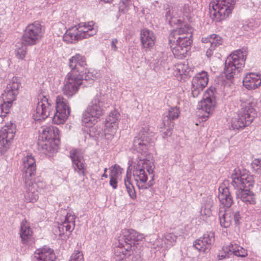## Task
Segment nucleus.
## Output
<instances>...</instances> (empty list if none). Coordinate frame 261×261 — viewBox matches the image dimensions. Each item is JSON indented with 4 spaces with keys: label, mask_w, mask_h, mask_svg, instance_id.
Wrapping results in <instances>:
<instances>
[{
    "label": "nucleus",
    "mask_w": 261,
    "mask_h": 261,
    "mask_svg": "<svg viewBox=\"0 0 261 261\" xmlns=\"http://www.w3.org/2000/svg\"><path fill=\"white\" fill-rule=\"evenodd\" d=\"M231 185L237 190L236 192L237 199L247 205L254 204L256 198L254 193L250 190L253 186V176L247 173L242 172L238 168L234 169L231 174Z\"/></svg>",
    "instance_id": "nucleus-1"
},
{
    "label": "nucleus",
    "mask_w": 261,
    "mask_h": 261,
    "mask_svg": "<svg viewBox=\"0 0 261 261\" xmlns=\"http://www.w3.org/2000/svg\"><path fill=\"white\" fill-rule=\"evenodd\" d=\"M241 101V108L237 113H234L231 118V127L233 129L243 128L249 125L257 116L256 110V101L253 99H249Z\"/></svg>",
    "instance_id": "nucleus-2"
},
{
    "label": "nucleus",
    "mask_w": 261,
    "mask_h": 261,
    "mask_svg": "<svg viewBox=\"0 0 261 261\" xmlns=\"http://www.w3.org/2000/svg\"><path fill=\"white\" fill-rule=\"evenodd\" d=\"M105 102L100 95H96L84 113L82 122L86 127H92L105 114Z\"/></svg>",
    "instance_id": "nucleus-3"
},
{
    "label": "nucleus",
    "mask_w": 261,
    "mask_h": 261,
    "mask_svg": "<svg viewBox=\"0 0 261 261\" xmlns=\"http://www.w3.org/2000/svg\"><path fill=\"white\" fill-rule=\"evenodd\" d=\"M247 53L245 49L237 50L226 59L224 72L227 79H231L240 72L245 65Z\"/></svg>",
    "instance_id": "nucleus-4"
},
{
    "label": "nucleus",
    "mask_w": 261,
    "mask_h": 261,
    "mask_svg": "<svg viewBox=\"0 0 261 261\" xmlns=\"http://www.w3.org/2000/svg\"><path fill=\"white\" fill-rule=\"evenodd\" d=\"M237 0H213L210 3V12L212 19L220 22L231 13Z\"/></svg>",
    "instance_id": "nucleus-5"
},
{
    "label": "nucleus",
    "mask_w": 261,
    "mask_h": 261,
    "mask_svg": "<svg viewBox=\"0 0 261 261\" xmlns=\"http://www.w3.org/2000/svg\"><path fill=\"white\" fill-rule=\"evenodd\" d=\"M44 29L37 22L29 24L25 28L21 41L23 44L33 46L39 43L43 37Z\"/></svg>",
    "instance_id": "nucleus-6"
},
{
    "label": "nucleus",
    "mask_w": 261,
    "mask_h": 261,
    "mask_svg": "<svg viewBox=\"0 0 261 261\" xmlns=\"http://www.w3.org/2000/svg\"><path fill=\"white\" fill-rule=\"evenodd\" d=\"M83 74L76 71L69 72L66 76L62 88L63 93L68 98L76 94L83 83Z\"/></svg>",
    "instance_id": "nucleus-7"
},
{
    "label": "nucleus",
    "mask_w": 261,
    "mask_h": 261,
    "mask_svg": "<svg viewBox=\"0 0 261 261\" xmlns=\"http://www.w3.org/2000/svg\"><path fill=\"white\" fill-rule=\"evenodd\" d=\"M177 238V236L170 232L165 233L162 237L152 234L150 236L149 244L151 248L158 250H168L175 244Z\"/></svg>",
    "instance_id": "nucleus-8"
},
{
    "label": "nucleus",
    "mask_w": 261,
    "mask_h": 261,
    "mask_svg": "<svg viewBox=\"0 0 261 261\" xmlns=\"http://www.w3.org/2000/svg\"><path fill=\"white\" fill-rule=\"evenodd\" d=\"M70 107L68 100L62 95H58L56 100V113L53 118V123L63 124L70 114Z\"/></svg>",
    "instance_id": "nucleus-9"
},
{
    "label": "nucleus",
    "mask_w": 261,
    "mask_h": 261,
    "mask_svg": "<svg viewBox=\"0 0 261 261\" xmlns=\"http://www.w3.org/2000/svg\"><path fill=\"white\" fill-rule=\"evenodd\" d=\"M215 91L216 89L214 87L208 89L204 94L203 99L198 103V109L204 113L201 117L205 120L213 113L216 108Z\"/></svg>",
    "instance_id": "nucleus-10"
},
{
    "label": "nucleus",
    "mask_w": 261,
    "mask_h": 261,
    "mask_svg": "<svg viewBox=\"0 0 261 261\" xmlns=\"http://www.w3.org/2000/svg\"><path fill=\"white\" fill-rule=\"evenodd\" d=\"M16 131V125L12 123H7L0 130V156L5 154L10 148Z\"/></svg>",
    "instance_id": "nucleus-11"
},
{
    "label": "nucleus",
    "mask_w": 261,
    "mask_h": 261,
    "mask_svg": "<svg viewBox=\"0 0 261 261\" xmlns=\"http://www.w3.org/2000/svg\"><path fill=\"white\" fill-rule=\"evenodd\" d=\"M192 32V28L189 25L173 30L169 35V42L191 44L193 41Z\"/></svg>",
    "instance_id": "nucleus-12"
},
{
    "label": "nucleus",
    "mask_w": 261,
    "mask_h": 261,
    "mask_svg": "<svg viewBox=\"0 0 261 261\" xmlns=\"http://www.w3.org/2000/svg\"><path fill=\"white\" fill-rule=\"evenodd\" d=\"M120 114L114 110L107 116L105 121L104 134L108 140L112 139L119 127Z\"/></svg>",
    "instance_id": "nucleus-13"
},
{
    "label": "nucleus",
    "mask_w": 261,
    "mask_h": 261,
    "mask_svg": "<svg viewBox=\"0 0 261 261\" xmlns=\"http://www.w3.org/2000/svg\"><path fill=\"white\" fill-rule=\"evenodd\" d=\"M144 238L142 234L138 233L132 229H124L121 231L118 240L120 244H126L133 246L136 250L139 242Z\"/></svg>",
    "instance_id": "nucleus-14"
},
{
    "label": "nucleus",
    "mask_w": 261,
    "mask_h": 261,
    "mask_svg": "<svg viewBox=\"0 0 261 261\" xmlns=\"http://www.w3.org/2000/svg\"><path fill=\"white\" fill-rule=\"evenodd\" d=\"M69 65L71 71H76L78 73L83 74L85 72L86 75L85 76V80H89L91 79L92 73H90L87 69V64L86 58L84 56L77 54L72 56L69 60Z\"/></svg>",
    "instance_id": "nucleus-15"
},
{
    "label": "nucleus",
    "mask_w": 261,
    "mask_h": 261,
    "mask_svg": "<svg viewBox=\"0 0 261 261\" xmlns=\"http://www.w3.org/2000/svg\"><path fill=\"white\" fill-rule=\"evenodd\" d=\"M52 110L53 107L48 98L45 96H40L33 117L36 120H44L49 116Z\"/></svg>",
    "instance_id": "nucleus-16"
},
{
    "label": "nucleus",
    "mask_w": 261,
    "mask_h": 261,
    "mask_svg": "<svg viewBox=\"0 0 261 261\" xmlns=\"http://www.w3.org/2000/svg\"><path fill=\"white\" fill-rule=\"evenodd\" d=\"M70 157L72 167L79 174L85 176L87 174V164L82 152L77 149H73L70 152Z\"/></svg>",
    "instance_id": "nucleus-17"
},
{
    "label": "nucleus",
    "mask_w": 261,
    "mask_h": 261,
    "mask_svg": "<svg viewBox=\"0 0 261 261\" xmlns=\"http://www.w3.org/2000/svg\"><path fill=\"white\" fill-rule=\"evenodd\" d=\"M75 220V216L73 212H69L67 214L64 221L59 224V236L62 239L68 238L74 229Z\"/></svg>",
    "instance_id": "nucleus-18"
},
{
    "label": "nucleus",
    "mask_w": 261,
    "mask_h": 261,
    "mask_svg": "<svg viewBox=\"0 0 261 261\" xmlns=\"http://www.w3.org/2000/svg\"><path fill=\"white\" fill-rule=\"evenodd\" d=\"M208 78L207 73L202 71L197 74L193 77L192 81V95L194 97L199 95L207 85Z\"/></svg>",
    "instance_id": "nucleus-19"
},
{
    "label": "nucleus",
    "mask_w": 261,
    "mask_h": 261,
    "mask_svg": "<svg viewBox=\"0 0 261 261\" xmlns=\"http://www.w3.org/2000/svg\"><path fill=\"white\" fill-rule=\"evenodd\" d=\"M23 178L25 183H29L31 181L32 177L36 174V161L34 156L29 155L23 158Z\"/></svg>",
    "instance_id": "nucleus-20"
},
{
    "label": "nucleus",
    "mask_w": 261,
    "mask_h": 261,
    "mask_svg": "<svg viewBox=\"0 0 261 261\" xmlns=\"http://www.w3.org/2000/svg\"><path fill=\"white\" fill-rule=\"evenodd\" d=\"M214 241V233L209 231L205 233L202 237L196 240L194 246L199 251L205 252L210 250Z\"/></svg>",
    "instance_id": "nucleus-21"
},
{
    "label": "nucleus",
    "mask_w": 261,
    "mask_h": 261,
    "mask_svg": "<svg viewBox=\"0 0 261 261\" xmlns=\"http://www.w3.org/2000/svg\"><path fill=\"white\" fill-rule=\"evenodd\" d=\"M146 168V160H140L138 163L136 170V180L137 186L140 190H145L147 188V175L145 170Z\"/></svg>",
    "instance_id": "nucleus-22"
},
{
    "label": "nucleus",
    "mask_w": 261,
    "mask_h": 261,
    "mask_svg": "<svg viewBox=\"0 0 261 261\" xmlns=\"http://www.w3.org/2000/svg\"><path fill=\"white\" fill-rule=\"evenodd\" d=\"M77 28L81 40L93 36L98 31V27L93 21L81 22Z\"/></svg>",
    "instance_id": "nucleus-23"
},
{
    "label": "nucleus",
    "mask_w": 261,
    "mask_h": 261,
    "mask_svg": "<svg viewBox=\"0 0 261 261\" xmlns=\"http://www.w3.org/2000/svg\"><path fill=\"white\" fill-rule=\"evenodd\" d=\"M60 132L55 126H49L41 127L39 132L38 142L60 139Z\"/></svg>",
    "instance_id": "nucleus-24"
},
{
    "label": "nucleus",
    "mask_w": 261,
    "mask_h": 261,
    "mask_svg": "<svg viewBox=\"0 0 261 261\" xmlns=\"http://www.w3.org/2000/svg\"><path fill=\"white\" fill-rule=\"evenodd\" d=\"M136 250L133 248V246L126 244H120L114 248L115 258L117 261H122L133 254Z\"/></svg>",
    "instance_id": "nucleus-25"
},
{
    "label": "nucleus",
    "mask_w": 261,
    "mask_h": 261,
    "mask_svg": "<svg viewBox=\"0 0 261 261\" xmlns=\"http://www.w3.org/2000/svg\"><path fill=\"white\" fill-rule=\"evenodd\" d=\"M243 86L248 90H254L261 85V78L259 74L254 72L248 73L243 81Z\"/></svg>",
    "instance_id": "nucleus-26"
},
{
    "label": "nucleus",
    "mask_w": 261,
    "mask_h": 261,
    "mask_svg": "<svg viewBox=\"0 0 261 261\" xmlns=\"http://www.w3.org/2000/svg\"><path fill=\"white\" fill-rule=\"evenodd\" d=\"M19 234L22 244H28L34 241L33 232L26 220H24L21 222Z\"/></svg>",
    "instance_id": "nucleus-27"
},
{
    "label": "nucleus",
    "mask_w": 261,
    "mask_h": 261,
    "mask_svg": "<svg viewBox=\"0 0 261 261\" xmlns=\"http://www.w3.org/2000/svg\"><path fill=\"white\" fill-rule=\"evenodd\" d=\"M171 49L175 57L182 59L186 57L188 52L190 50L191 45L189 44H181V43L169 42Z\"/></svg>",
    "instance_id": "nucleus-28"
},
{
    "label": "nucleus",
    "mask_w": 261,
    "mask_h": 261,
    "mask_svg": "<svg viewBox=\"0 0 261 261\" xmlns=\"http://www.w3.org/2000/svg\"><path fill=\"white\" fill-rule=\"evenodd\" d=\"M38 143L44 153L51 155L57 151L60 143V139L38 142Z\"/></svg>",
    "instance_id": "nucleus-29"
},
{
    "label": "nucleus",
    "mask_w": 261,
    "mask_h": 261,
    "mask_svg": "<svg viewBox=\"0 0 261 261\" xmlns=\"http://www.w3.org/2000/svg\"><path fill=\"white\" fill-rule=\"evenodd\" d=\"M219 192L218 198L221 205L225 207H230L233 203V199L230 194L228 188L226 187L221 186L219 188Z\"/></svg>",
    "instance_id": "nucleus-30"
},
{
    "label": "nucleus",
    "mask_w": 261,
    "mask_h": 261,
    "mask_svg": "<svg viewBox=\"0 0 261 261\" xmlns=\"http://www.w3.org/2000/svg\"><path fill=\"white\" fill-rule=\"evenodd\" d=\"M179 114V108L177 106L170 108L163 115V123L164 125H170L171 127L174 126V121L178 118Z\"/></svg>",
    "instance_id": "nucleus-31"
},
{
    "label": "nucleus",
    "mask_w": 261,
    "mask_h": 261,
    "mask_svg": "<svg viewBox=\"0 0 261 261\" xmlns=\"http://www.w3.org/2000/svg\"><path fill=\"white\" fill-rule=\"evenodd\" d=\"M147 137L145 132L140 133L134 140V149L141 153H146L147 150Z\"/></svg>",
    "instance_id": "nucleus-32"
},
{
    "label": "nucleus",
    "mask_w": 261,
    "mask_h": 261,
    "mask_svg": "<svg viewBox=\"0 0 261 261\" xmlns=\"http://www.w3.org/2000/svg\"><path fill=\"white\" fill-rule=\"evenodd\" d=\"M180 14V11L178 7L174 6L169 8L165 16L169 24L173 26L174 24H178L181 22V20L178 18Z\"/></svg>",
    "instance_id": "nucleus-33"
},
{
    "label": "nucleus",
    "mask_w": 261,
    "mask_h": 261,
    "mask_svg": "<svg viewBox=\"0 0 261 261\" xmlns=\"http://www.w3.org/2000/svg\"><path fill=\"white\" fill-rule=\"evenodd\" d=\"M31 183V181L29 183H25L27 189L24 195V198L27 202H35L39 198L38 191L37 189L36 188V185H34V187H33Z\"/></svg>",
    "instance_id": "nucleus-34"
},
{
    "label": "nucleus",
    "mask_w": 261,
    "mask_h": 261,
    "mask_svg": "<svg viewBox=\"0 0 261 261\" xmlns=\"http://www.w3.org/2000/svg\"><path fill=\"white\" fill-rule=\"evenodd\" d=\"M37 261H53L55 258L53 250L50 249L42 248L37 249L35 252Z\"/></svg>",
    "instance_id": "nucleus-35"
},
{
    "label": "nucleus",
    "mask_w": 261,
    "mask_h": 261,
    "mask_svg": "<svg viewBox=\"0 0 261 261\" xmlns=\"http://www.w3.org/2000/svg\"><path fill=\"white\" fill-rule=\"evenodd\" d=\"M77 30V26L68 29L63 36L64 41L67 43H72L81 40Z\"/></svg>",
    "instance_id": "nucleus-36"
},
{
    "label": "nucleus",
    "mask_w": 261,
    "mask_h": 261,
    "mask_svg": "<svg viewBox=\"0 0 261 261\" xmlns=\"http://www.w3.org/2000/svg\"><path fill=\"white\" fill-rule=\"evenodd\" d=\"M201 41L203 43H210L212 49H215L221 45L223 42L222 37L216 34H212L205 37H202Z\"/></svg>",
    "instance_id": "nucleus-37"
},
{
    "label": "nucleus",
    "mask_w": 261,
    "mask_h": 261,
    "mask_svg": "<svg viewBox=\"0 0 261 261\" xmlns=\"http://www.w3.org/2000/svg\"><path fill=\"white\" fill-rule=\"evenodd\" d=\"M219 216L221 226L224 228L228 227L232 222L231 211L230 210L220 211Z\"/></svg>",
    "instance_id": "nucleus-38"
},
{
    "label": "nucleus",
    "mask_w": 261,
    "mask_h": 261,
    "mask_svg": "<svg viewBox=\"0 0 261 261\" xmlns=\"http://www.w3.org/2000/svg\"><path fill=\"white\" fill-rule=\"evenodd\" d=\"M190 71V69L187 64L179 63L175 66L174 74L178 79L181 80L184 76H186Z\"/></svg>",
    "instance_id": "nucleus-39"
},
{
    "label": "nucleus",
    "mask_w": 261,
    "mask_h": 261,
    "mask_svg": "<svg viewBox=\"0 0 261 261\" xmlns=\"http://www.w3.org/2000/svg\"><path fill=\"white\" fill-rule=\"evenodd\" d=\"M154 64L156 67L159 66L165 67L166 64L169 62V59L168 55L166 53H158L156 55L155 59H154Z\"/></svg>",
    "instance_id": "nucleus-40"
},
{
    "label": "nucleus",
    "mask_w": 261,
    "mask_h": 261,
    "mask_svg": "<svg viewBox=\"0 0 261 261\" xmlns=\"http://www.w3.org/2000/svg\"><path fill=\"white\" fill-rule=\"evenodd\" d=\"M21 86V80L19 77L14 76L7 84V88L9 90L19 93V89Z\"/></svg>",
    "instance_id": "nucleus-41"
},
{
    "label": "nucleus",
    "mask_w": 261,
    "mask_h": 261,
    "mask_svg": "<svg viewBox=\"0 0 261 261\" xmlns=\"http://www.w3.org/2000/svg\"><path fill=\"white\" fill-rule=\"evenodd\" d=\"M18 94V93L14 92L13 91L9 90V89L6 88V90L3 93L2 96L4 101L10 103L12 105V102L16 100Z\"/></svg>",
    "instance_id": "nucleus-42"
},
{
    "label": "nucleus",
    "mask_w": 261,
    "mask_h": 261,
    "mask_svg": "<svg viewBox=\"0 0 261 261\" xmlns=\"http://www.w3.org/2000/svg\"><path fill=\"white\" fill-rule=\"evenodd\" d=\"M27 46L22 42L18 46L15 51V56L17 59L22 60L25 58L28 51Z\"/></svg>",
    "instance_id": "nucleus-43"
},
{
    "label": "nucleus",
    "mask_w": 261,
    "mask_h": 261,
    "mask_svg": "<svg viewBox=\"0 0 261 261\" xmlns=\"http://www.w3.org/2000/svg\"><path fill=\"white\" fill-rule=\"evenodd\" d=\"M232 250V253L236 256L245 257L247 256V251L242 247L237 245L233 244Z\"/></svg>",
    "instance_id": "nucleus-44"
},
{
    "label": "nucleus",
    "mask_w": 261,
    "mask_h": 261,
    "mask_svg": "<svg viewBox=\"0 0 261 261\" xmlns=\"http://www.w3.org/2000/svg\"><path fill=\"white\" fill-rule=\"evenodd\" d=\"M124 183L127 193L129 196L132 199H135L136 198V194L134 187L130 182V178L127 177V178L125 179Z\"/></svg>",
    "instance_id": "nucleus-45"
},
{
    "label": "nucleus",
    "mask_w": 261,
    "mask_h": 261,
    "mask_svg": "<svg viewBox=\"0 0 261 261\" xmlns=\"http://www.w3.org/2000/svg\"><path fill=\"white\" fill-rule=\"evenodd\" d=\"M12 104L4 101L0 105V116L5 117L10 112Z\"/></svg>",
    "instance_id": "nucleus-46"
},
{
    "label": "nucleus",
    "mask_w": 261,
    "mask_h": 261,
    "mask_svg": "<svg viewBox=\"0 0 261 261\" xmlns=\"http://www.w3.org/2000/svg\"><path fill=\"white\" fill-rule=\"evenodd\" d=\"M110 169V177L119 178L122 173V169L118 165H115Z\"/></svg>",
    "instance_id": "nucleus-47"
},
{
    "label": "nucleus",
    "mask_w": 261,
    "mask_h": 261,
    "mask_svg": "<svg viewBox=\"0 0 261 261\" xmlns=\"http://www.w3.org/2000/svg\"><path fill=\"white\" fill-rule=\"evenodd\" d=\"M69 261H84L82 252L79 250L74 251L71 254Z\"/></svg>",
    "instance_id": "nucleus-48"
},
{
    "label": "nucleus",
    "mask_w": 261,
    "mask_h": 261,
    "mask_svg": "<svg viewBox=\"0 0 261 261\" xmlns=\"http://www.w3.org/2000/svg\"><path fill=\"white\" fill-rule=\"evenodd\" d=\"M148 48H153L156 41V36L152 32L148 30Z\"/></svg>",
    "instance_id": "nucleus-49"
},
{
    "label": "nucleus",
    "mask_w": 261,
    "mask_h": 261,
    "mask_svg": "<svg viewBox=\"0 0 261 261\" xmlns=\"http://www.w3.org/2000/svg\"><path fill=\"white\" fill-rule=\"evenodd\" d=\"M251 167L255 172L261 173V158L255 159L251 163Z\"/></svg>",
    "instance_id": "nucleus-50"
},
{
    "label": "nucleus",
    "mask_w": 261,
    "mask_h": 261,
    "mask_svg": "<svg viewBox=\"0 0 261 261\" xmlns=\"http://www.w3.org/2000/svg\"><path fill=\"white\" fill-rule=\"evenodd\" d=\"M214 205V200L212 197L207 196L204 198L201 206L212 208Z\"/></svg>",
    "instance_id": "nucleus-51"
},
{
    "label": "nucleus",
    "mask_w": 261,
    "mask_h": 261,
    "mask_svg": "<svg viewBox=\"0 0 261 261\" xmlns=\"http://www.w3.org/2000/svg\"><path fill=\"white\" fill-rule=\"evenodd\" d=\"M165 128L166 129V131H164L163 133V138H167L170 137L172 135V131L174 126H170V125H164Z\"/></svg>",
    "instance_id": "nucleus-52"
},
{
    "label": "nucleus",
    "mask_w": 261,
    "mask_h": 261,
    "mask_svg": "<svg viewBox=\"0 0 261 261\" xmlns=\"http://www.w3.org/2000/svg\"><path fill=\"white\" fill-rule=\"evenodd\" d=\"M31 184L33 187H34V185H36V188L37 189L38 191L44 189L46 186L45 183L44 181H37V182H33L32 177Z\"/></svg>",
    "instance_id": "nucleus-53"
},
{
    "label": "nucleus",
    "mask_w": 261,
    "mask_h": 261,
    "mask_svg": "<svg viewBox=\"0 0 261 261\" xmlns=\"http://www.w3.org/2000/svg\"><path fill=\"white\" fill-rule=\"evenodd\" d=\"M231 218L233 220L236 225H239L240 223V220L241 219V216L239 212H231Z\"/></svg>",
    "instance_id": "nucleus-54"
},
{
    "label": "nucleus",
    "mask_w": 261,
    "mask_h": 261,
    "mask_svg": "<svg viewBox=\"0 0 261 261\" xmlns=\"http://www.w3.org/2000/svg\"><path fill=\"white\" fill-rule=\"evenodd\" d=\"M232 247H233V244H230L229 245L223 246L221 250L224 252V253H226V255H228V256L229 257L230 255L233 254Z\"/></svg>",
    "instance_id": "nucleus-55"
},
{
    "label": "nucleus",
    "mask_w": 261,
    "mask_h": 261,
    "mask_svg": "<svg viewBox=\"0 0 261 261\" xmlns=\"http://www.w3.org/2000/svg\"><path fill=\"white\" fill-rule=\"evenodd\" d=\"M147 30L143 29L141 31V40L143 46L145 47V45L147 42Z\"/></svg>",
    "instance_id": "nucleus-56"
},
{
    "label": "nucleus",
    "mask_w": 261,
    "mask_h": 261,
    "mask_svg": "<svg viewBox=\"0 0 261 261\" xmlns=\"http://www.w3.org/2000/svg\"><path fill=\"white\" fill-rule=\"evenodd\" d=\"M211 209L212 208L201 206L200 211L201 215L205 216L206 217L210 216L211 215Z\"/></svg>",
    "instance_id": "nucleus-57"
},
{
    "label": "nucleus",
    "mask_w": 261,
    "mask_h": 261,
    "mask_svg": "<svg viewBox=\"0 0 261 261\" xmlns=\"http://www.w3.org/2000/svg\"><path fill=\"white\" fill-rule=\"evenodd\" d=\"M118 178H119L110 177V185L114 189L117 188Z\"/></svg>",
    "instance_id": "nucleus-58"
},
{
    "label": "nucleus",
    "mask_w": 261,
    "mask_h": 261,
    "mask_svg": "<svg viewBox=\"0 0 261 261\" xmlns=\"http://www.w3.org/2000/svg\"><path fill=\"white\" fill-rule=\"evenodd\" d=\"M154 168V165H153V163H152V165H151V163L149 164L148 163V173L149 174H151L150 178L152 180H153V176L152 175V173L153 172V169Z\"/></svg>",
    "instance_id": "nucleus-59"
},
{
    "label": "nucleus",
    "mask_w": 261,
    "mask_h": 261,
    "mask_svg": "<svg viewBox=\"0 0 261 261\" xmlns=\"http://www.w3.org/2000/svg\"><path fill=\"white\" fill-rule=\"evenodd\" d=\"M218 258L219 260H221L224 259L226 258H228V255H226V253H224V252L222 250H220L217 255Z\"/></svg>",
    "instance_id": "nucleus-60"
},
{
    "label": "nucleus",
    "mask_w": 261,
    "mask_h": 261,
    "mask_svg": "<svg viewBox=\"0 0 261 261\" xmlns=\"http://www.w3.org/2000/svg\"><path fill=\"white\" fill-rule=\"evenodd\" d=\"M118 42V40L117 39H113L111 42V46L113 49L114 51H116L117 49V47L116 46V44Z\"/></svg>",
    "instance_id": "nucleus-61"
},
{
    "label": "nucleus",
    "mask_w": 261,
    "mask_h": 261,
    "mask_svg": "<svg viewBox=\"0 0 261 261\" xmlns=\"http://www.w3.org/2000/svg\"><path fill=\"white\" fill-rule=\"evenodd\" d=\"M191 9L188 4H185L183 7V11L186 14H189L191 12Z\"/></svg>",
    "instance_id": "nucleus-62"
},
{
    "label": "nucleus",
    "mask_w": 261,
    "mask_h": 261,
    "mask_svg": "<svg viewBox=\"0 0 261 261\" xmlns=\"http://www.w3.org/2000/svg\"><path fill=\"white\" fill-rule=\"evenodd\" d=\"M215 49H212V47L210 46L206 53V55L207 57H210L213 55V51Z\"/></svg>",
    "instance_id": "nucleus-63"
},
{
    "label": "nucleus",
    "mask_w": 261,
    "mask_h": 261,
    "mask_svg": "<svg viewBox=\"0 0 261 261\" xmlns=\"http://www.w3.org/2000/svg\"><path fill=\"white\" fill-rule=\"evenodd\" d=\"M122 2L123 4L128 6L130 3V0H122Z\"/></svg>",
    "instance_id": "nucleus-64"
}]
</instances>
